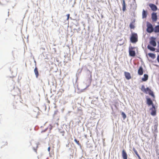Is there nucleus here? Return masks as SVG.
Listing matches in <instances>:
<instances>
[{
  "label": "nucleus",
  "mask_w": 159,
  "mask_h": 159,
  "mask_svg": "<svg viewBox=\"0 0 159 159\" xmlns=\"http://www.w3.org/2000/svg\"><path fill=\"white\" fill-rule=\"evenodd\" d=\"M48 151L49 152L50 151V147H49L48 148Z\"/></svg>",
  "instance_id": "nucleus-33"
},
{
  "label": "nucleus",
  "mask_w": 159,
  "mask_h": 159,
  "mask_svg": "<svg viewBox=\"0 0 159 159\" xmlns=\"http://www.w3.org/2000/svg\"><path fill=\"white\" fill-rule=\"evenodd\" d=\"M6 143V144L7 145V143Z\"/></svg>",
  "instance_id": "nucleus-35"
},
{
  "label": "nucleus",
  "mask_w": 159,
  "mask_h": 159,
  "mask_svg": "<svg viewBox=\"0 0 159 159\" xmlns=\"http://www.w3.org/2000/svg\"><path fill=\"white\" fill-rule=\"evenodd\" d=\"M133 150L134 151V152L136 154V155L138 156L139 158V159H141L140 156H139L137 150L135 149V148H133Z\"/></svg>",
  "instance_id": "nucleus-17"
},
{
  "label": "nucleus",
  "mask_w": 159,
  "mask_h": 159,
  "mask_svg": "<svg viewBox=\"0 0 159 159\" xmlns=\"http://www.w3.org/2000/svg\"><path fill=\"white\" fill-rule=\"evenodd\" d=\"M70 16V14H68L67 15V20H69V18Z\"/></svg>",
  "instance_id": "nucleus-29"
},
{
  "label": "nucleus",
  "mask_w": 159,
  "mask_h": 159,
  "mask_svg": "<svg viewBox=\"0 0 159 159\" xmlns=\"http://www.w3.org/2000/svg\"><path fill=\"white\" fill-rule=\"evenodd\" d=\"M48 128L50 130H51L52 128V126L51 125H50L49 126H48Z\"/></svg>",
  "instance_id": "nucleus-28"
},
{
  "label": "nucleus",
  "mask_w": 159,
  "mask_h": 159,
  "mask_svg": "<svg viewBox=\"0 0 159 159\" xmlns=\"http://www.w3.org/2000/svg\"><path fill=\"white\" fill-rule=\"evenodd\" d=\"M122 156L123 159H127V155L125 150L122 151Z\"/></svg>",
  "instance_id": "nucleus-7"
},
{
  "label": "nucleus",
  "mask_w": 159,
  "mask_h": 159,
  "mask_svg": "<svg viewBox=\"0 0 159 159\" xmlns=\"http://www.w3.org/2000/svg\"><path fill=\"white\" fill-rule=\"evenodd\" d=\"M150 7L153 11H156L157 10V6L153 4H150Z\"/></svg>",
  "instance_id": "nucleus-6"
},
{
  "label": "nucleus",
  "mask_w": 159,
  "mask_h": 159,
  "mask_svg": "<svg viewBox=\"0 0 159 159\" xmlns=\"http://www.w3.org/2000/svg\"><path fill=\"white\" fill-rule=\"evenodd\" d=\"M138 74L140 75L143 74V69L142 66L139 67L138 71Z\"/></svg>",
  "instance_id": "nucleus-9"
},
{
  "label": "nucleus",
  "mask_w": 159,
  "mask_h": 159,
  "mask_svg": "<svg viewBox=\"0 0 159 159\" xmlns=\"http://www.w3.org/2000/svg\"><path fill=\"white\" fill-rule=\"evenodd\" d=\"M122 10L123 11H125L126 10V4L125 0H122Z\"/></svg>",
  "instance_id": "nucleus-11"
},
{
  "label": "nucleus",
  "mask_w": 159,
  "mask_h": 159,
  "mask_svg": "<svg viewBox=\"0 0 159 159\" xmlns=\"http://www.w3.org/2000/svg\"><path fill=\"white\" fill-rule=\"evenodd\" d=\"M154 31V29L153 28L152 25L150 23V33Z\"/></svg>",
  "instance_id": "nucleus-19"
},
{
  "label": "nucleus",
  "mask_w": 159,
  "mask_h": 159,
  "mask_svg": "<svg viewBox=\"0 0 159 159\" xmlns=\"http://www.w3.org/2000/svg\"><path fill=\"white\" fill-rule=\"evenodd\" d=\"M129 26H130V28L131 29H134V27H135V26H134V24L132 23H131L130 24Z\"/></svg>",
  "instance_id": "nucleus-22"
},
{
  "label": "nucleus",
  "mask_w": 159,
  "mask_h": 159,
  "mask_svg": "<svg viewBox=\"0 0 159 159\" xmlns=\"http://www.w3.org/2000/svg\"><path fill=\"white\" fill-rule=\"evenodd\" d=\"M147 16V12L144 10H143L142 12V17L143 18H146Z\"/></svg>",
  "instance_id": "nucleus-14"
},
{
  "label": "nucleus",
  "mask_w": 159,
  "mask_h": 159,
  "mask_svg": "<svg viewBox=\"0 0 159 159\" xmlns=\"http://www.w3.org/2000/svg\"><path fill=\"white\" fill-rule=\"evenodd\" d=\"M147 104L148 105H149V98H147Z\"/></svg>",
  "instance_id": "nucleus-27"
},
{
  "label": "nucleus",
  "mask_w": 159,
  "mask_h": 159,
  "mask_svg": "<svg viewBox=\"0 0 159 159\" xmlns=\"http://www.w3.org/2000/svg\"><path fill=\"white\" fill-rule=\"evenodd\" d=\"M150 95H151L153 98H155V96L153 92L150 89Z\"/></svg>",
  "instance_id": "nucleus-20"
},
{
  "label": "nucleus",
  "mask_w": 159,
  "mask_h": 159,
  "mask_svg": "<svg viewBox=\"0 0 159 159\" xmlns=\"http://www.w3.org/2000/svg\"><path fill=\"white\" fill-rule=\"evenodd\" d=\"M133 150L134 151V152L136 154V155L138 156L139 158V159H141L140 156H139L137 150L135 149V148H133Z\"/></svg>",
  "instance_id": "nucleus-18"
},
{
  "label": "nucleus",
  "mask_w": 159,
  "mask_h": 159,
  "mask_svg": "<svg viewBox=\"0 0 159 159\" xmlns=\"http://www.w3.org/2000/svg\"><path fill=\"white\" fill-rule=\"evenodd\" d=\"M125 75V78L127 80H129L131 79V76L130 74L129 73L127 72H124Z\"/></svg>",
  "instance_id": "nucleus-8"
},
{
  "label": "nucleus",
  "mask_w": 159,
  "mask_h": 159,
  "mask_svg": "<svg viewBox=\"0 0 159 159\" xmlns=\"http://www.w3.org/2000/svg\"><path fill=\"white\" fill-rule=\"evenodd\" d=\"M74 141L77 143V144L79 146H81V144L80 143L79 141H78L76 139H74Z\"/></svg>",
  "instance_id": "nucleus-25"
},
{
  "label": "nucleus",
  "mask_w": 159,
  "mask_h": 159,
  "mask_svg": "<svg viewBox=\"0 0 159 159\" xmlns=\"http://www.w3.org/2000/svg\"><path fill=\"white\" fill-rule=\"evenodd\" d=\"M154 31L156 33L159 32V25L156 26L154 28Z\"/></svg>",
  "instance_id": "nucleus-16"
},
{
  "label": "nucleus",
  "mask_w": 159,
  "mask_h": 159,
  "mask_svg": "<svg viewBox=\"0 0 159 159\" xmlns=\"http://www.w3.org/2000/svg\"><path fill=\"white\" fill-rule=\"evenodd\" d=\"M150 44H151L153 46H156V43L155 40V39L153 38L150 41Z\"/></svg>",
  "instance_id": "nucleus-10"
},
{
  "label": "nucleus",
  "mask_w": 159,
  "mask_h": 159,
  "mask_svg": "<svg viewBox=\"0 0 159 159\" xmlns=\"http://www.w3.org/2000/svg\"><path fill=\"white\" fill-rule=\"evenodd\" d=\"M34 72L35 73L36 77L37 78L38 77L39 75V72L38 70V69L37 67H35L34 69Z\"/></svg>",
  "instance_id": "nucleus-12"
},
{
  "label": "nucleus",
  "mask_w": 159,
  "mask_h": 159,
  "mask_svg": "<svg viewBox=\"0 0 159 159\" xmlns=\"http://www.w3.org/2000/svg\"><path fill=\"white\" fill-rule=\"evenodd\" d=\"M141 90L144 93H145L146 94L149 93V88L147 87L146 88H145V86L143 85L142 86Z\"/></svg>",
  "instance_id": "nucleus-5"
},
{
  "label": "nucleus",
  "mask_w": 159,
  "mask_h": 159,
  "mask_svg": "<svg viewBox=\"0 0 159 159\" xmlns=\"http://www.w3.org/2000/svg\"><path fill=\"white\" fill-rule=\"evenodd\" d=\"M130 42L132 43H136L138 41V36L137 34L132 33L130 37Z\"/></svg>",
  "instance_id": "nucleus-2"
},
{
  "label": "nucleus",
  "mask_w": 159,
  "mask_h": 159,
  "mask_svg": "<svg viewBox=\"0 0 159 159\" xmlns=\"http://www.w3.org/2000/svg\"><path fill=\"white\" fill-rule=\"evenodd\" d=\"M155 50V48L153 47L150 46V50L152 51H154Z\"/></svg>",
  "instance_id": "nucleus-26"
},
{
  "label": "nucleus",
  "mask_w": 159,
  "mask_h": 159,
  "mask_svg": "<svg viewBox=\"0 0 159 159\" xmlns=\"http://www.w3.org/2000/svg\"><path fill=\"white\" fill-rule=\"evenodd\" d=\"M143 45H144V46H145V47L146 48V43H145V42L144 43V44H143L142 45V46H143Z\"/></svg>",
  "instance_id": "nucleus-32"
},
{
  "label": "nucleus",
  "mask_w": 159,
  "mask_h": 159,
  "mask_svg": "<svg viewBox=\"0 0 159 159\" xmlns=\"http://www.w3.org/2000/svg\"><path fill=\"white\" fill-rule=\"evenodd\" d=\"M135 47L129 46V55L131 57H134L136 56V52L134 50Z\"/></svg>",
  "instance_id": "nucleus-3"
},
{
  "label": "nucleus",
  "mask_w": 159,
  "mask_h": 159,
  "mask_svg": "<svg viewBox=\"0 0 159 159\" xmlns=\"http://www.w3.org/2000/svg\"><path fill=\"white\" fill-rule=\"evenodd\" d=\"M150 57H151L153 59L154 58H155V55L153 53H150Z\"/></svg>",
  "instance_id": "nucleus-23"
},
{
  "label": "nucleus",
  "mask_w": 159,
  "mask_h": 159,
  "mask_svg": "<svg viewBox=\"0 0 159 159\" xmlns=\"http://www.w3.org/2000/svg\"><path fill=\"white\" fill-rule=\"evenodd\" d=\"M157 125H155L152 128V130L153 131V133L155 134L156 132H157Z\"/></svg>",
  "instance_id": "nucleus-13"
},
{
  "label": "nucleus",
  "mask_w": 159,
  "mask_h": 159,
  "mask_svg": "<svg viewBox=\"0 0 159 159\" xmlns=\"http://www.w3.org/2000/svg\"><path fill=\"white\" fill-rule=\"evenodd\" d=\"M149 105L150 107L152 106V107L150 108V110L151 111V114L153 116H154L156 114V109L157 107L153 104L152 101L150 98L149 100Z\"/></svg>",
  "instance_id": "nucleus-1"
},
{
  "label": "nucleus",
  "mask_w": 159,
  "mask_h": 159,
  "mask_svg": "<svg viewBox=\"0 0 159 159\" xmlns=\"http://www.w3.org/2000/svg\"><path fill=\"white\" fill-rule=\"evenodd\" d=\"M147 31L149 33V22H147Z\"/></svg>",
  "instance_id": "nucleus-21"
},
{
  "label": "nucleus",
  "mask_w": 159,
  "mask_h": 159,
  "mask_svg": "<svg viewBox=\"0 0 159 159\" xmlns=\"http://www.w3.org/2000/svg\"><path fill=\"white\" fill-rule=\"evenodd\" d=\"M157 60L158 62L159 63V55H158L157 56Z\"/></svg>",
  "instance_id": "nucleus-30"
},
{
  "label": "nucleus",
  "mask_w": 159,
  "mask_h": 159,
  "mask_svg": "<svg viewBox=\"0 0 159 159\" xmlns=\"http://www.w3.org/2000/svg\"><path fill=\"white\" fill-rule=\"evenodd\" d=\"M152 19L153 21H156L157 19V13L153 12L152 14Z\"/></svg>",
  "instance_id": "nucleus-4"
},
{
  "label": "nucleus",
  "mask_w": 159,
  "mask_h": 159,
  "mask_svg": "<svg viewBox=\"0 0 159 159\" xmlns=\"http://www.w3.org/2000/svg\"><path fill=\"white\" fill-rule=\"evenodd\" d=\"M148 75L146 74H144L143 77L142 78V80L143 81H145L148 79Z\"/></svg>",
  "instance_id": "nucleus-15"
},
{
  "label": "nucleus",
  "mask_w": 159,
  "mask_h": 159,
  "mask_svg": "<svg viewBox=\"0 0 159 159\" xmlns=\"http://www.w3.org/2000/svg\"><path fill=\"white\" fill-rule=\"evenodd\" d=\"M157 51L159 52V46H157Z\"/></svg>",
  "instance_id": "nucleus-31"
},
{
  "label": "nucleus",
  "mask_w": 159,
  "mask_h": 159,
  "mask_svg": "<svg viewBox=\"0 0 159 159\" xmlns=\"http://www.w3.org/2000/svg\"><path fill=\"white\" fill-rule=\"evenodd\" d=\"M147 48L148 49H149V44H148L147 46Z\"/></svg>",
  "instance_id": "nucleus-34"
},
{
  "label": "nucleus",
  "mask_w": 159,
  "mask_h": 159,
  "mask_svg": "<svg viewBox=\"0 0 159 159\" xmlns=\"http://www.w3.org/2000/svg\"><path fill=\"white\" fill-rule=\"evenodd\" d=\"M121 115L122 116V117L124 119H125L126 118V116L124 112H122L121 113Z\"/></svg>",
  "instance_id": "nucleus-24"
}]
</instances>
